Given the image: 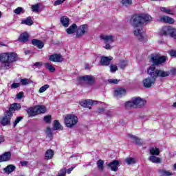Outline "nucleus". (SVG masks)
<instances>
[{"instance_id":"nucleus-48","label":"nucleus","mask_w":176,"mask_h":176,"mask_svg":"<svg viewBox=\"0 0 176 176\" xmlns=\"http://www.w3.org/2000/svg\"><path fill=\"white\" fill-rule=\"evenodd\" d=\"M23 12V8L19 7L14 10V13L16 14H20Z\"/></svg>"},{"instance_id":"nucleus-27","label":"nucleus","mask_w":176,"mask_h":176,"mask_svg":"<svg viewBox=\"0 0 176 176\" xmlns=\"http://www.w3.org/2000/svg\"><path fill=\"white\" fill-rule=\"evenodd\" d=\"M16 170V166L14 165H8L4 168L5 173L7 174H10V173H13Z\"/></svg>"},{"instance_id":"nucleus-4","label":"nucleus","mask_w":176,"mask_h":176,"mask_svg":"<svg viewBox=\"0 0 176 176\" xmlns=\"http://www.w3.org/2000/svg\"><path fill=\"white\" fill-rule=\"evenodd\" d=\"M78 123V117L74 114H67L65 117V124L66 127L69 129H72Z\"/></svg>"},{"instance_id":"nucleus-23","label":"nucleus","mask_w":176,"mask_h":176,"mask_svg":"<svg viewBox=\"0 0 176 176\" xmlns=\"http://www.w3.org/2000/svg\"><path fill=\"white\" fill-rule=\"evenodd\" d=\"M41 8H43V6L41 3L32 5L31 7L32 12H34V13H38V12L41 10Z\"/></svg>"},{"instance_id":"nucleus-29","label":"nucleus","mask_w":176,"mask_h":176,"mask_svg":"<svg viewBox=\"0 0 176 176\" xmlns=\"http://www.w3.org/2000/svg\"><path fill=\"white\" fill-rule=\"evenodd\" d=\"M97 167L100 171H104V160H99L96 162Z\"/></svg>"},{"instance_id":"nucleus-54","label":"nucleus","mask_w":176,"mask_h":176,"mask_svg":"<svg viewBox=\"0 0 176 176\" xmlns=\"http://www.w3.org/2000/svg\"><path fill=\"white\" fill-rule=\"evenodd\" d=\"M23 96H24V94L23 92H19L16 95V98H18V100H21V98H23Z\"/></svg>"},{"instance_id":"nucleus-7","label":"nucleus","mask_w":176,"mask_h":176,"mask_svg":"<svg viewBox=\"0 0 176 176\" xmlns=\"http://www.w3.org/2000/svg\"><path fill=\"white\" fill-rule=\"evenodd\" d=\"M77 80L80 82H85V83H87L90 86H92V85H94V82H96V79L94 77L90 75H85L80 76L77 78Z\"/></svg>"},{"instance_id":"nucleus-55","label":"nucleus","mask_w":176,"mask_h":176,"mask_svg":"<svg viewBox=\"0 0 176 176\" xmlns=\"http://www.w3.org/2000/svg\"><path fill=\"white\" fill-rule=\"evenodd\" d=\"M170 56L172 57H176V50H171L169 52Z\"/></svg>"},{"instance_id":"nucleus-15","label":"nucleus","mask_w":176,"mask_h":176,"mask_svg":"<svg viewBox=\"0 0 176 176\" xmlns=\"http://www.w3.org/2000/svg\"><path fill=\"white\" fill-rule=\"evenodd\" d=\"M12 159V153L10 151L6 152L0 155V163L2 162H9Z\"/></svg>"},{"instance_id":"nucleus-63","label":"nucleus","mask_w":176,"mask_h":176,"mask_svg":"<svg viewBox=\"0 0 176 176\" xmlns=\"http://www.w3.org/2000/svg\"><path fill=\"white\" fill-rule=\"evenodd\" d=\"M31 53L30 50H25V54H30Z\"/></svg>"},{"instance_id":"nucleus-26","label":"nucleus","mask_w":176,"mask_h":176,"mask_svg":"<svg viewBox=\"0 0 176 176\" xmlns=\"http://www.w3.org/2000/svg\"><path fill=\"white\" fill-rule=\"evenodd\" d=\"M150 153L152 155V156H159L160 154V151L157 147H151L150 148Z\"/></svg>"},{"instance_id":"nucleus-16","label":"nucleus","mask_w":176,"mask_h":176,"mask_svg":"<svg viewBox=\"0 0 176 176\" xmlns=\"http://www.w3.org/2000/svg\"><path fill=\"white\" fill-rule=\"evenodd\" d=\"M76 30H78V26L76 24L73 23L71 26H69V28L66 29V32L69 35H72V34H75V32H76Z\"/></svg>"},{"instance_id":"nucleus-47","label":"nucleus","mask_w":176,"mask_h":176,"mask_svg":"<svg viewBox=\"0 0 176 176\" xmlns=\"http://www.w3.org/2000/svg\"><path fill=\"white\" fill-rule=\"evenodd\" d=\"M110 71L112 73L115 72L116 71H118V66H116L115 65H110Z\"/></svg>"},{"instance_id":"nucleus-56","label":"nucleus","mask_w":176,"mask_h":176,"mask_svg":"<svg viewBox=\"0 0 176 176\" xmlns=\"http://www.w3.org/2000/svg\"><path fill=\"white\" fill-rule=\"evenodd\" d=\"M74 168H75V166H72L67 170L66 169V173H67V174H71V173L74 170Z\"/></svg>"},{"instance_id":"nucleus-49","label":"nucleus","mask_w":176,"mask_h":176,"mask_svg":"<svg viewBox=\"0 0 176 176\" xmlns=\"http://www.w3.org/2000/svg\"><path fill=\"white\" fill-rule=\"evenodd\" d=\"M166 72H169V75H175L176 74V69L174 67H172L170 71H166Z\"/></svg>"},{"instance_id":"nucleus-33","label":"nucleus","mask_w":176,"mask_h":176,"mask_svg":"<svg viewBox=\"0 0 176 176\" xmlns=\"http://www.w3.org/2000/svg\"><path fill=\"white\" fill-rule=\"evenodd\" d=\"M121 3L123 6L129 8V6L133 5V0H121Z\"/></svg>"},{"instance_id":"nucleus-21","label":"nucleus","mask_w":176,"mask_h":176,"mask_svg":"<svg viewBox=\"0 0 176 176\" xmlns=\"http://www.w3.org/2000/svg\"><path fill=\"white\" fill-rule=\"evenodd\" d=\"M160 21H162V23H166L168 24H173L174 23V19L170 16H164L161 17Z\"/></svg>"},{"instance_id":"nucleus-34","label":"nucleus","mask_w":176,"mask_h":176,"mask_svg":"<svg viewBox=\"0 0 176 176\" xmlns=\"http://www.w3.org/2000/svg\"><path fill=\"white\" fill-rule=\"evenodd\" d=\"M148 160L151 162L152 163H160L161 160L160 157H157L155 155H151L149 158Z\"/></svg>"},{"instance_id":"nucleus-22","label":"nucleus","mask_w":176,"mask_h":176,"mask_svg":"<svg viewBox=\"0 0 176 176\" xmlns=\"http://www.w3.org/2000/svg\"><path fill=\"white\" fill-rule=\"evenodd\" d=\"M53 156H54V151L52 149H48L45 152V160H50V159H53Z\"/></svg>"},{"instance_id":"nucleus-2","label":"nucleus","mask_w":176,"mask_h":176,"mask_svg":"<svg viewBox=\"0 0 176 176\" xmlns=\"http://www.w3.org/2000/svg\"><path fill=\"white\" fill-rule=\"evenodd\" d=\"M152 21V16L146 14H135L131 19V23L134 28V35L140 42H146L148 37L144 34L143 24Z\"/></svg>"},{"instance_id":"nucleus-58","label":"nucleus","mask_w":176,"mask_h":176,"mask_svg":"<svg viewBox=\"0 0 176 176\" xmlns=\"http://www.w3.org/2000/svg\"><path fill=\"white\" fill-rule=\"evenodd\" d=\"M104 113L107 115V116H112L113 115L112 111L109 110L107 111Z\"/></svg>"},{"instance_id":"nucleus-8","label":"nucleus","mask_w":176,"mask_h":176,"mask_svg":"<svg viewBox=\"0 0 176 176\" xmlns=\"http://www.w3.org/2000/svg\"><path fill=\"white\" fill-rule=\"evenodd\" d=\"M13 115L8 111L6 112L5 116L0 120V123L2 126H8L10 124V120Z\"/></svg>"},{"instance_id":"nucleus-50","label":"nucleus","mask_w":176,"mask_h":176,"mask_svg":"<svg viewBox=\"0 0 176 176\" xmlns=\"http://www.w3.org/2000/svg\"><path fill=\"white\" fill-rule=\"evenodd\" d=\"M45 133L50 138L52 137V135H53V133L52 132V129L50 128H47Z\"/></svg>"},{"instance_id":"nucleus-18","label":"nucleus","mask_w":176,"mask_h":176,"mask_svg":"<svg viewBox=\"0 0 176 176\" xmlns=\"http://www.w3.org/2000/svg\"><path fill=\"white\" fill-rule=\"evenodd\" d=\"M32 43L34 46H36L38 49H43V46H45L43 42L38 39L32 40Z\"/></svg>"},{"instance_id":"nucleus-35","label":"nucleus","mask_w":176,"mask_h":176,"mask_svg":"<svg viewBox=\"0 0 176 176\" xmlns=\"http://www.w3.org/2000/svg\"><path fill=\"white\" fill-rule=\"evenodd\" d=\"M44 65L47 69H49L50 72H54V71H56V68H54L51 63H44Z\"/></svg>"},{"instance_id":"nucleus-24","label":"nucleus","mask_w":176,"mask_h":176,"mask_svg":"<svg viewBox=\"0 0 176 176\" xmlns=\"http://www.w3.org/2000/svg\"><path fill=\"white\" fill-rule=\"evenodd\" d=\"M27 113L28 114L30 118H32L33 116H36V115H38L36 110H35V107L28 109Z\"/></svg>"},{"instance_id":"nucleus-59","label":"nucleus","mask_w":176,"mask_h":176,"mask_svg":"<svg viewBox=\"0 0 176 176\" xmlns=\"http://www.w3.org/2000/svg\"><path fill=\"white\" fill-rule=\"evenodd\" d=\"M98 113H104V112H105V109H104V108H99L98 109Z\"/></svg>"},{"instance_id":"nucleus-1","label":"nucleus","mask_w":176,"mask_h":176,"mask_svg":"<svg viewBox=\"0 0 176 176\" xmlns=\"http://www.w3.org/2000/svg\"><path fill=\"white\" fill-rule=\"evenodd\" d=\"M151 60L153 65H151L147 70V73L151 77L143 80V86L146 89L152 87V86L155 85V82H156L157 78H167V76H170V72L156 69V65H162V64L166 63L167 56L154 54L151 55Z\"/></svg>"},{"instance_id":"nucleus-62","label":"nucleus","mask_w":176,"mask_h":176,"mask_svg":"<svg viewBox=\"0 0 176 176\" xmlns=\"http://www.w3.org/2000/svg\"><path fill=\"white\" fill-rule=\"evenodd\" d=\"M90 68H91V67H90L89 64L85 65V69H90Z\"/></svg>"},{"instance_id":"nucleus-44","label":"nucleus","mask_w":176,"mask_h":176,"mask_svg":"<svg viewBox=\"0 0 176 176\" xmlns=\"http://www.w3.org/2000/svg\"><path fill=\"white\" fill-rule=\"evenodd\" d=\"M109 83H111V85H118L119 82H120V80L118 79H109L108 80Z\"/></svg>"},{"instance_id":"nucleus-25","label":"nucleus","mask_w":176,"mask_h":176,"mask_svg":"<svg viewBox=\"0 0 176 176\" xmlns=\"http://www.w3.org/2000/svg\"><path fill=\"white\" fill-rule=\"evenodd\" d=\"M128 137L132 140L133 142H135L136 145H141L142 144V142H141V139L137 138L136 136H134L133 135H128Z\"/></svg>"},{"instance_id":"nucleus-38","label":"nucleus","mask_w":176,"mask_h":176,"mask_svg":"<svg viewBox=\"0 0 176 176\" xmlns=\"http://www.w3.org/2000/svg\"><path fill=\"white\" fill-rule=\"evenodd\" d=\"M50 87V85H45L43 86H42L39 90H38V93H45V91H47V89H49Z\"/></svg>"},{"instance_id":"nucleus-36","label":"nucleus","mask_w":176,"mask_h":176,"mask_svg":"<svg viewBox=\"0 0 176 176\" xmlns=\"http://www.w3.org/2000/svg\"><path fill=\"white\" fill-rule=\"evenodd\" d=\"M125 108L130 109V108H135L133 99L131 101H128L125 103Z\"/></svg>"},{"instance_id":"nucleus-37","label":"nucleus","mask_w":176,"mask_h":176,"mask_svg":"<svg viewBox=\"0 0 176 176\" xmlns=\"http://www.w3.org/2000/svg\"><path fill=\"white\" fill-rule=\"evenodd\" d=\"M160 10L161 12H163V13H166L167 14H173V11L168 8H166V7H161Z\"/></svg>"},{"instance_id":"nucleus-17","label":"nucleus","mask_w":176,"mask_h":176,"mask_svg":"<svg viewBox=\"0 0 176 176\" xmlns=\"http://www.w3.org/2000/svg\"><path fill=\"white\" fill-rule=\"evenodd\" d=\"M114 95L116 97H122L123 96H125L126 95V89H124L123 88H117L115 90Z\"/></svg>"},{"instance_id":"nucleus-5","label":"nucleus","mask_w":176,"mask_h":176,"mask_svg":"<svg viewBox=\"0 0 176 176\" xmlns=\"http://www.w3.org/2000/svg\"><path fill=\"white\" fill-rule=\"evenodd\" d=\"M160 35L162 36H171L174 39H176V29H174L170 26H165L162 28L161 31L160 32Z\"/></svg>"},{"instance_id":"nucleus-61","label":"nucleus","mask_w":176,"mask_h":176,"mask_svg":"<svg viewBox=\"0 0 176 176\" xmlns=\"http://www.w3.org/2000/svg\"><path fill=\"white\" fill-rule=\"evenodd\" d=\"M5 142V138H3V136H0V144L1 142Z\"/></svg>"},{"instance_id":"nucleus-10","label":"nucleus","mask_w":176,"mask_h":176,"mask_svg":"<svg viewBox=\"0 0 176 176\" xmlns=\"http://www.w3.org/2000/svg\"><path fill=\"white\" fill-rule=\"evenodd\" d=\"M86 31H87V25H82L78 28H77V31L76 33V38H80L86 34Z\"/></svg>"},{"instance_id":"nucleus-30","label":"nucleus","mask_w":176,"mask_h":176,"mask_svg":"<svg viewBox=\"0 0 176 176\" xmlns=\"http://www.w3.org/2000/svg\"><path fill=\"white\" fill-rule=\"evenodd\" d=\"M54 130H63V126L57 120L54 121Z\"/></svg>"},{"instance_id":"nucleus-13","label":"nucleus","mask_w":176,"mask_h":176,"mask_svg":"<svg viewBox=\"0 0 176 176\" xmlns=\"http://www.w3.org/2000/svg\"><path fill=\"white\" fill-rule=\"evenodd\" d=\"M113 60L112 56H102L100 59V64L104 67H108L111 64V61Z\"/></svg>"},{"instance_id":"nucleus-45","label":"nucleus","mask_w":176,"mask_h":176,"mask_svg":"<svg viewBox=\"0 0 176 176\" xmlns=\"http://www.w3.org/2000/svg\"><path fill=\"white\" fill-rule=\"evenodd\" d=\"M44 122L45 123H50L52 122V116H45L44 117Z\"/></svg>"},{"instance_id":"nucleus-46","label":"nucleus","mask_w":176,"mask_h":176,"mask_svg":"<svg viewBox=\"0 0 176 176\" xmlns=\"http://www.w3.org/2000/svg\"><path fill=\"white\" fill-rule=\"evenodd\" d=\"M64 2H65V0H56L54 3V6H58V5H63V3H64Z\"/></svg>"},{"instance_id":"nucleus-60","label":"nucleus","mask_w":176,"mask_h":176,"mask_svg":"<svg viewBox=\"0 0 176 176\" xmlns=\"http://www.w3.org/2000/svg\"><path fill=\"white\" fill-rule=\"evenodd\" d=\"M21 166H27L28 162L27 161H23V162H21Z\"/></svg>"},{"instance_id":"nucleus-31","label":"nucleus","mask_w":176,"mask_h":176,"mask_svg":"<svg viewBox=\"0 0 176 176\" xmlns=\"http://www.w3.org/2000/svg\"><path fill=\"white\" fill-rule=\"evenodd\" d=\"M22 24H25L26 25H32L34 24V21H32L31 17L29 16L22 21Z\"/></svg>"},{"instance_id":"nucleus-64","label":"nucleus","mask_w":176,"mask_h":176,"mask_svg":"<svg viewBox=\"0 0 176 176\" xmlns=\"http://www.w3.org/2000/svg\"><path fill=\"white\" fill-rule=\"evenodd\" d=\"M97 102V101L92 100V105H96Z\"/></svg>"},{"instance_id":"nucleus-28","label":"nucleus","mask_w":176,"mask_h":176,"mask_svg":"<svg viewBox=\"0 0 176 176\" xmlns=\"http://www.w3.org/2000/svg\"><path fill=\"white\" fill-rule=\"evenodd\" d=\"M19 42H28V34L27 32L23 33L19 38Z\"/></svg>"},{"instance_id":"nucleus-52","label":"nucleus","mask_w":176,"mask_h":176,"mask_svg":"<svg viewBox=\"0 0 176 176\" xmlns=\"http://www.w3.org/2000/svg\"><path fill=\"white\" fill-rule=\"evenodd\" d=\"M80 105H81V107H83L84 108H87V101L84 100L82 102H80Z\"/></svg>"},{"instance_id":"nucleus-43","label":"nucleus","mask_w":176,"mask_h":176,"mask_svg":"<svg viewBox=\"0 0 176 176\" xmlns=\"http://www.w3.org/2000/svg\"><path fill=\"white\" fill-rule=\"evenodd\" d=\"M127 65V62L126 60H122L120 62V67L121 69H124Z\"/></svg>"},{"instance_id":"nucleus-9","label":"nucleus","mask_w":176,"mask_h":176,"mask_svg":"<svg viewBox=\"0 0 176 176\" xmlns=\"http://www.w3.org/2000/svg\"><path fill=\"white\" fill-rule=\"evenodd\" d=\"M49 60L53 63H63L64 58L60 54H54L50 56Z\"/></svg>"},{"instance_id":"nucleus-39","label":"nucleus","mask_w":176,"mask_h":176,"mask_svg":"<svg viewBox=\"0 0 176 176\" xmlns=\"http://www.w3.org/2000/svg\"><path fill=\"white\" fill-rule=\"evenodd\" d=\"M66 174H67V168L64 167L59 170L57 176H65Z\"/></svg>"},{"instance_id":"nucleus-42","label":"nucleus","mask_w":176,"mask_h":176,"mask_svg":"<svg viewBox=\"0 0 176 176\" xmlns=\"http://www.w3.org/2000/svg\"><path fill=\"white\" fill-rule=\"evenodd\" d=\"M160 174H161V175H163V176H170V175H172L171 172H169L168 170H160Z\"/></svg>"},{"instance_id":"nucleus-14","label":"nucleus","mask_w":176,"mask_h":176,"mask_svg":"<svg viewBox=\"0 0 176 176\" xmlns=\"http://www.w3.org/2000/svg\"><path fill=\"white\" fill-rule=\"evenodd\" d=\"M107 167H109V168H111V171L116 172L118 171V170H119V168H118V166H119V161L113 160L110 163H107Z\"/></svg>"},{"instance_id":"nucleus-32","label":"nucleus","mask_w":176,"mask_h":176,"mask_svg":"<svg viewBox=\"0 0 176 176\" xmlns=\"http://www.w3.org/2000/svg\"><path fill=\"white\" fill-rule=\"evenodd\" d=\"M20 82L22 86H27V85L32 83V81L29 78H21Z\"/></svg>"},{"instance_id":"nucleus-19","label":"nucleus","mask_w":176,"mask_h":176,"mask_svg":"<svg viewBox=\"0 0 176 176\" xmlns=\"http://www.w3.org/2000/svg\"><path fill=\"white\" fill-rule=\"evenodd\" d=\"M35 111H36L37 115L45 113V112H46V107L41 104H38L35 106Z\"/></svg>"},{"instance_id":"nucleus-57","label":"nucleus","mask_w":176,"mask_h":176,"mask_svg":"<svg viewBox=\"0 0 176 176\" xmlns=\"http://www.w3.org/2000/svg\"><path fill=\"white\" fill-rule=\"evenodd\" d=\"M35 67H38V68H41L42 67V63L41 62H36L34 64Z\"/></svg>"},{"instance_id":"nucleus-6","label":"nucleus","mask_w":176,"mask_h":176,"mask_svg":"<svg viewBox=\"0 0 176 176\" xmlns=\"http://www.w3.org/2000/svg\"><path fill=\"white\" fill-rule=\"evenodd\" d=\"M100 39H102V41H104V43L106 44L104 48H106L107 50L112 49L111 43H113V42H115V38L113 37V36L101 34Z\"/></svg>"},{"instance_id":"nucleus-40","label":"nucleus","mask_w":176,"mask_h":176,"mask_svg":"<svg viewBox=\"0 0 176 176\" xmlns=\"http://www.w3.org/2000/svg\"><path fill=\"white\" fill-rule=\"evenodd\" d=\"M125 162H126V163H127V164H135V160L134 158H132V157L126 158Z\"/></svg>"},{"instance_id":"nucleus-53","label":"nucleus","mask_w":176,"mask_h":176,"mask_svg":"<svg viewBox=\"0 0 176 176\" xmlns=\"http://www.w3.org/2000/svg\"><path fill=\"white\" fill-rule=\"evenodd\" d=\"M87 108H89V109H91L90 106L93 105V100H87Z\"/></svg>"},{"instance_id":"nucleus-41","label":"nucleus","mask_w":176,"mask_h":176,"mask_svg":"<svg viewBox=\"0 0 176 176\" xmlns=\"http://www.w3.org/2000/svg\"><path fill=\"white\" fill-rule=\"evenodd\" d=\"M21 120H23V117L19 116V117L16 118L15 121L13 122L14 127H16L17 126V124H19V123H20V122H21Z\"/></svg>"},{"instance_id":"nucleus-12","label":"nucleus","mask_w":176,"mask_h":176,"mask_svg":"<svg viewBox=\"0 0 176 176\" xmlns=\"http://www.w3.org/2000/svg\"><path fill=\"white\" fill-rule=\"evenodd\" d=\"M21 109V104L20 103H13L10 105L8 113L13 115L16 111H20Z\"/></svg>"},{"instance_id":"nucleus-3","label":"nucleus","mask_w":176,"mask_h":176,"mask_svg":"<svg viewBox=\"0 0 176 176\" xmlns=\"http://www.w3.org/2000/svg\"><path fill=\"white\" fill-rule=\"evenodd\" d=\"M17 61V54L14 52L3 53L0 55L1 65L0 69H9L12 63Z\"/></svg>"},{"instance_id":"nucleus-51","label":"nucleus","mask_w":176,"mask_h":176,"mask_svg":"<svg viewBox=\"0 0 176 176\" xmlns=\"http://www.w3.org/2000/svg\"><path fill=\"white\" fill-rule=\"evenodd\" d=\"M17 87H20V83L14 82L11 85L12 89H17Z\"/></svg>"},{"instance_id":"nucleus-20","label":"nucleus","mask_w":176,"mask_h":176,"mask_svg":"<svg viewBox=\"0 0 176 176\" xmlns=\"http://www.w3.org/2000/svg\"><path fill=\"white\" fill-rule=\"evenodd\" d=\"M60 23L63 25V27L67 28L68 25H69V18L66 16H61Z\"/></svg>"},{"instance_id":"nucleus-11","label":"nucleus","mask_w":176,"mask_h":176,"mask_svg":"<svg viewBox=\"0 0 176 176\" xmlns=\"http://www.w3.org/2000/svg\"><path fill=\"white\" fill-rule=\"evenodd\" d=\"M132 100L133 101L135 108H141V107L145 105V100L140 97L133 98H132Z\"/></svg>"}]
</instances>
